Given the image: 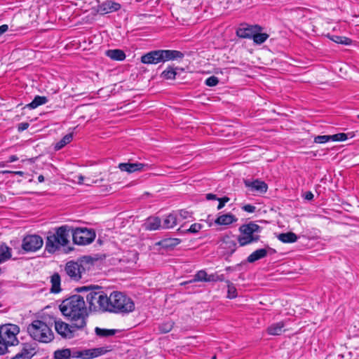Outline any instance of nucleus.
<instances>
[{"instance_id":"obj_1","label":"nucleus","mask_w":359,"mask_h":359,"mask_svg":"<svg viewBox=\"0 0 359 359\" xmlns=\"http://www.w3.org/2000/svg\"><path fill=\"white\" fill-rule=\"evenodd\" d=\"M60 309L65 317L74 322L77 329H83L86 326L88 310L83 297L79 294L72 295L62 301Z\"/></svg>"},{"instance_id":"obj_2","label":"nucleus","mask_w":359,"mask_h":359,"mask_svg":"<svg viewBox=\"0 0 359 359\" xmlns=\"http://www.w3.org/2000/svg\"><path fill=\"white\" fill-rule=\"evenodd\" d=\"M78 292H88L86 300L88 309L93 312H106L109 306V297L100 286H83L77 288Z\"/></svg>"},{"instance_id":"obj_3","label":"nucleus","mask_w":359,"mask_h":359,"mask_svg":"<svg viewBox=\"0 0 359 359\" xmlns=\"http://www.w3.org/2000/svg\"><path fill=\"white\" fill-rule=\"evenodd\" d=\"M71 228L63 225L47 232L46 239V250L49 253H54L62 247L67 246L69 243Z\"/></svg>"},{"instance_id":"obj_4","label":"nucleus","mask_w":359,"mask_h":359,"mask_svg":"<svg viewBox=\"0 0 359 359\" xmlns=\"http://www.w3.org/2000/svg\"><path fill=\"white\" fill-rule=\"evenodd\" d=\"M95 259L90 256H84L76 262L69 261L65 266L66 275L74 281L80 280L93 266Z\"/></svg>"},{"instance_id":"obj_5","label":"nucleus","mask_w":359,"mask_h":359,"mask_svg":"<svg viewBox=\"0 0 359 359\" xmlns=\"http://www.w3.org/2000/svg\"><path fill=\"white\" fill-rule=\"evenodd\" d=\"M134 310V302L123 292L114 291L109 296L108 312L127 314Z\"/></svg>"},{"instance_id":"obj_6","label":"nucleus","mask_w":359,"mask_h":359,"mask_svg":"<svg viewBox=\"0 0 359 359\" xmlns=\"http://www.w3.org/2000/svg\"><path fill=\"white\" fill-rule=\"evenodd\" d=\"M20 332V327L14 324H5L0 325V355L9 353L10 347L19 344L17 335Z\"/></svg>"},{"instance_id":"obj_7","label":"nucleus","mask_w":359,"mask_h":359,"mask_svg":"<svg viewBox=\"0 0 359 359\" xmlns=\"http://www.w3.org/2000/svg\"><path fill=\"white\" fill-rule=\"evenodd\" d=\"M183 53L175 50H151L141 57V62L146 65H156L177 59H182Z\"/></svg>"},{"instance_id":"obj_8","label":"nucleus","mask_w":359,"mask_h":359,"mask_svg":"<svg viewBox=\"0 0 359 359\" xmlns=\"http://www.w3.org/2000/svg\"><path fill=\"white\" fill-rule=\"evenodd\" d=\"M27 332L34 340L41 343H48L54 339V334L50 327L39 320H34L28 325Z\"/></svg>"},{"instance_id":"obj_9","label":"nucleus","mask_w":359,"mask_h":359,"mask_svg":"<svg viewBox=\"0 0 359 359\" xmlns=\"http://www.w3.org/2000/svg\"><path fill=\"white\" fill-rule=\"evenodd\" d=\"M262 227L254 222L243 224L239 227L241 235L237 237L240 246H245L259 240V236L255 233H259Z\"/></svg>"},{"instance_id":"obj_10","label":"nucleus","mask_w":359,"mask_h":359,"mask_svg":"<svg viewBox=\"0 0 359 359\" xmlns=\"http://www.w3.org/2000/svg\"><path fill=\"white\" fill-rule=\"evenodd\" d=\"M72 240L74 244L85 245L91 243L95 238V233L93 230L86 228H76L72 229Z\"/></svg>"},{"instance_id":"obj_11","label":"nucleus","mask_w":359,"mask_h":359,"mask_svg":"<svg viewBox=\"0 0 359 359\" xmlns=\"http://www.w3.org/2000/svg\"><path fill=\"white\" fill-rule=\"evenodd\" d=\"M43 244V241L40 236L27 235L23 240L22 243V248L25 252H36L39 250Z\"/></svg>"},{"instance_id":"obj_12","label":"nucleus","mask_w":359,"mask_h":359,"mask_svg":"<svg viewBox=\"0 0 359 359\" xmlns=\"http://www.w3.org/2000/svg\"><path fill=\"white\" fill-rule=\"evenodd\" d=\"M55 329L58 334L65 339L73 338L76 330H78L74 322H72V325H70L60 320H55Z\"/></svg>"},{"instance_id":"obj_13","label":"nucleus","mask_w":359,"mask_h":359,"mask_svg":"<svg viewBox=\"0 0 359 359\" xmlns=\"http://www.w3.org/2000/svg\"><path fill=\"white\" fill-rule=\"evenodd\" d=\"M121 8V5L113 0H106L97 6V12L100 15H105L116 12Z\"/></svg>"},{"instance_id":"obj_14","label":"nucleus","mask_w":359,"mask_h":359,"mask_svg":"<svg viewBox=\"0 0 359 359\" xmlns=\"http://www.w3.org/2000/svg\"><path fill=\"white\" fill-rule=\"evenodd\" d=\"M221 248L224 250V253L231 255L237 248V238L234 236H224L222 239Z\"/></svg>"},{"instance_id":"obj_15","label":"nucleus","mask_w":359,"mask_h":359,"mask_svg":"<svg viewBox=\"0 0 359 359\" xmlns=\"http://www.w3.org/2000/svg\"><path fill=\"white\" fill-rule=\"evenodd\" d=\"M244 184L246 187L249 188L250 191L252 192L264 194L267 191L268 189V185L264 181L259 180H255L253 181L245 180Z\"/></svg>"},{"instance_id":"obj_16","label":"nucleus","mask_w":359,"mask_h":359,"mask_svg":"<svg viewBox=\"0 0 359 359\" xmlns=\"http://www.w3.org/2000/svg\"><path fill=\"white\" fill-rule=\"evenodd\" d=\"M262 27L259 25H246L241 27L236 30V35L242 39H252V36L256 32H260Z\"/></svg>"},{"instance_id":"obj_17","label":"nucleus","mask_w":359,"mask_h":359,"mask_svg":"<svg viewBox=\"0 0 359 359\" xmlns=\"http://www.w3.org/2000/svg\"><path fill=\"white\" fill-rule=\"evenodd\" d=\"M109 351L105 347L82 349V359H93L107 353Z\"/></svg>"},{"instance_id":"obj_18","label":"nucleus","mask_w":359,"mask_h":359,"mask_svg":"<svg viewBox=\"0 0 359 359\" xmlns=\"http://www.w3.org/2000/svg\"><path fill=\"white\" fill-rule=\"evenodd\" d=\"M118 167L121 171L132 173L135 171L143 170L145 167H148V165L141 163H121Z\"/></svg>"},{"instance_id":"obj_19","label":"nucleus","mask_w":359,"mask_h":359,"mask_svg":"<svg viewBox=\"0 0 359 359\" xmlns=\"http://www.w3.org/2000/svg\"><path fill=\"white\" fill-rule=\"evenodd\" d=\"M269 250H272L269 247L267 248L257 249L247 257V262L249 263H254L256 261L263 259L267 256Z\"/></svg>"},{"instance_id":"obj_20","label":"nucleus","mask_w":359,"mask_h":359,"mask_svg":"<svg viewBox=\"0 0 359 359\" xmlns=\"http://www.w3.org/2000/svg\"><path fill=\"white\" fill-rule=\"evenodd\" d=\"M144 226L147 230L156 231L162 227L161 220L158 217H150L147 219Z\"/></svg>"},{"instance_id":"obj_21","label":"nucleus","mask_w":359,"mask_h":359,"mask_svg":"<svg viewBox=\"0 0 359 359\" xmlns=\"http://www.w3.org/2000/svg\"><path fill=\"white\" fill-rule=\"evenodd\" d=\"M237 221V218L232 214L228 213L219 216L215 221L218 225H229Z\"/></svg>"},{"instance_id":"obj_22","label":"nucleus","mask_w":359,"mask_h":359,"mask_svg":"<svg viewBox=\"0 0 359 359\" xmlns=\"http://www.w3.org/2000/svg\"><path fill=\"white\" fill-rule=\"evenodd\" d=\"M284 327L285 323L283 321L275 323L268 327L267 332L270 335H280L285 331Z\"/></svg>"},{"instance_id":"obj_23","label":"nucleus","mask_w":359,"mask_h":359,"mask_svg":"<svg viewBox=\"0 0 359 359\" xmlns=\"http://www.w3.org/2000/svg\"><path fill=\"white\" fill-rule=\"evenodd\" d=\"M106 55L113 60L123 61L126 58V54L121 49H110L106 51Z\"/></svg>"},{"instance_id":"obj_24","label":"nucleus","mask_w":359,"mask_h":359,"mask_svg":"<svg viewBox=\"0 0 359 359\" xmlns=\"http://www.w3.org/2000/svg\"><path fill=\"white\" fill-rule=\"evenodd\" d=\"M12 256V250L6 244L0 245V264L4 263L11 259Z\"/></svg>"},{"instance_id":"obj_25","label":"nucleus","mask_w":359,"mask_h":359,"mask_svg":"<svg viewBox=\"0 0 359 359\" xmlns=\"http://www.w3.org/2000/svg\"><path fill=\"white\" fill-rule=\"evenodd\" d=\"M178 216L176 213H170L163 220V229H170L174 227L177 222Z\"/></svg>"},{"instance_id":"obj_26","label":"nucleus","mask_w":359,"mask_h":359,"mask_svg":"<svg viewBox=\"0 0 359 359\" xmlns=\"http://www.w3.org/2000/svg\"><path fill=\"white\" fill-rule=\"evenodd\" d=\"M61 278L58 273H54L50 276L51 288L50 292L53 293H58L61 291L60 288Z\"/></svg>"},{"instance_id":"obj_27","label":"nucleus","mask_w":359,"mask_h":359,"mask_svg":"<svg viewBox=\"0 0 359 359\" xmlns=\"http://www.w3.org/2000/svg\"><path fill=\"white\" fill-rule=\"evenodd\" d=\"M278 238L283 243H292L297 241V236L293 232H287L280 233Z\"/></svg>"},{"instance_id":"obj_28","label":"nucleus","mask_w":359,"mask_h":359,"mask_svg":"<svg viewBox=\"0 0 359 359\" xmlns=\"http://www.w3.org/2000/svg\"><path fill=\"white\" fill-rule=\"evenodd\" d=\"M177 67L174 68L172 66H168L161 74V77L165 80L175 79L177 75Z\"/></svg>"},{"instance_id":"obj_29","label":"nucleus","mask_w":359,"mask_h":359,"mask_svg":"<svg viewBox=\"0 0 359 359\" xmlns=\"http://www.w3.org/2000/svg\"><path fill=\"white\" fill-rule=\"evenodd\" d=\"M181 243V240L176 238H169L162 240L159 244L164 248H173Z\"/></svg>"},{"instance_id":"obj_30","label":"nucleus","mask_w":359,"mask_h":359,"mask_svg":"<svg viewBox=\"0 0 359 359\" xmlns=\"http://www.w3.org/2000/svg\"><path fill=\"white\" fill-rule=\"evenodd\" d=\"M48 102V98L45 96L36 95L33 100L27 105L29 109H35L40 105L44 104Z\"/></svg>"},{"instance_id":"obj_31","label":"nucleus","mask_w":359,"mask_h":359,"mask_svg":"<svg viewBox=\"0 0 359 359\" xmlns=\"http://www.w3.org/2000/svg\"><path fill=\"white\" fill-rule=\"evenodd\" d=\"M32 351L33 350H29L27 348H23L14 356L11 357V359H30L33 355Z\"/></svg>"},{"instance_id":"obj_32","label":"nucleus","mask_w":359,"mask_h":359,"mask_svg":"<svg viewBox=\"0 0 359 359\" xmlns=\"http://www.w3.org/2000/svg\"><path fill=\"white\" fill-rule=\"evenodd\" d=\"M328 38L339 44H344V45H350L352 42L351 39L342 36H337V35H327Z\"/></svg>"},{"instance_id":"obj_33","label":"nucleus","mask_w":359,"mask_h":359,"mask_svg":"<svg viewBox=\"0 0 359 359\" xmlns=\"http://www.w3.org/2000/svg\"><path fill=\"white\" fill-rule=\"evenodd\" d=\"M54 359H71L70 348H63L54 352Z\"/></svg>"},{"instance_id":"obj_34","label":"nucleus","mask_w":359,"mask_h":359,"mask_svg":"<svg viewBox=\"0 0 359 359\" xmlns=\"http://www.w3.org/2000/svg\"><path fill=\"white\" fill-rule=\"evenodd\" d=\"M207 278H208V273L205 271L201 270L196 273L194 279H192L189 281H187V282H184L183 283H182V285H185V284L194 283L196 281L206 282Z\"/></svg>"},{"instance_id":"obj_35","label":"nucleus","mask_w":359,"mask_h":359,"mask_svg":"<svg viewBox=\"0 0 359 359\" xmlns=\"http://www.w3.org/2000/svg\"><path fill=\"white\" fill-rule=\"evenodd\" d=\"M95 334L101 337H107L109 336H113L116 333V330L111 329H103L100 327H95Z\"/></svg>"},{"instance_id":"obj_36","label":"nucleus","mask_w":359,"mask_h":359,"mask_svg":"<svg viewBox=\"0 0 359 359\" xmlns=\"http://www.w3.org/2000/svg\"><path fill=\"white\" fill-rule=\"evenodd\" d=\"M72 138H73V135L72 133L67 134L66 135H65L62 137V139L60 141H59L58 142L56 143V144L55 146V150L61 149L66 144L69 143L72 140Z\"/></svg>"},{"instance_id":"obj_37","label":"nucleus","mask_w":359,"mask_h":359,"mask_svg":"<svg viewBox=\"0 0 359 359\" xmlns=\"http://www.w3.org/2000/svg\"><path fill=\"white\" fill-rule=\"evenodd\" d=\"M269 37V35L266 33H260L259 32H255L252 39L257 44L263 43Z\"/></svg>"},{"instance_id":"obj_38","label":"nucleus","mask_w":359,"mask_h":359,"mask_svg":"<svg viewBox=\"0 0 359 359\" xmlns=\"http://www.w3.org/2000/svg\"><path fill=\"white\" fill-rule=\"evenodd\" d=\"M174 323L171 320L164 322L159 325L158 329L161 333H168L172 330Z\"/></svg>"},{"instance_id":"obj_39","label":"nucleus","mask_w":359,"mask_h":359,"mask_svg":"<svg viewBox=\"0 0 359 359\" xmlns=\"http://www.w3.org/2000/svg\"><path fill=\"white\" fill-rule=\"evenodd\" d=\"M227 283V297L229 299H233L237 297V290L236 287L229 280L226 281Z\"/></svg>"},{"instance_id":"obj_40","label":"nucleus","mask_w":359,"mask_h":359,"mask_svg":"<svg viewBox=\"0 0 359 359\" xmlns=\"http://www.w3.org/2000/svg\"><path fill=\"white\" fill-rule=\"evenodd\" d=\"M224 275L221 274L219 275L217 273H212L208 275L207 278L206 282H217V281H224Z\"/></svg>"},{"instance_id":"obj_41","label":"nucleus","mask_w":359,"mask_h":359,"mask_svg":"<svg viewBox=\"0 0 359 359\" xmlns=\"http://www.w3.org/2000/svg\"><path fill=\"white\" fill-rule=\"evenodd\" d=\"M330 140H332V135H318L314 138V142L318 144L326 143Z\"/></svg>"},{"instance_id":"obj_42","label":"nucleus","mask_w":359,"mask_h":359,"mask_svg":"<svg viewBox=\"0 0 359 359\" xmlns=\"http://www.w3.org/2000/svg\"><path fill=\"white\" fill-rule=\"evenodd\" d=\"M203 227V225L199 223H194L191 224L189 229L184 230V232L196 233H198Z\"/></svg>"},{"instance_id":"obj_43","label":"nucleus","mask_w":359,"mask_h":359,"mask_svg":"<svg viewBox=\"0 0 359 359\" xmlns=\"http://www.w3.org/2000/svg\"><path fill=\"white\" fill-rule=\"evenodd\" d=\"M218 83L219 79L215 76H210L205 81V85L210 87L215 86L218 84Z\"/></svg>"},{"instance_id":"obj_44","label":"nucleus","mask_w":359,"mask_h":359,"mask_svg":"<svg viewBox=\"0 0 359 359\" xmlns=\"http://www.w3.org/2000/svg\"><path fill=\"white\" fill-rule=\"evenodd\" d=\"M347 138V134L343 133L332 135V141L334 142L345 141Z\"/></svg>"},{"instance_id":"obj_45","label":"nucleus","mask_w":359,"mask_h":359,"mask_svg":"<svg viewBox=\"0 0 359 359\" xmlns=\"http://www.w3.org/2000/svg\"><path fill=\"white\" fill-rule=\"evenodd\" d=\"M71 358L82 359V350L70 349Z\"/></svg>"},{"instance_id":"obj_46","label":"nucleus","mask_w":359,"mask_h":359,"mask_svg":"<svg viewBox=\"0 0 359 359\" xmlns=\"http://www.w3.org/2000/svg\"><path fill=\"white\" fill-rule=\"evenodd\" d=\"M217 200L219 201V204L217 205V210H221L222 208H224L226 203L229 201V198L227 196H224L223 198H218V199H217Z\"/></svg>"},{"instance_id":"obj_47","label":"nucleus","mask_w":359,"mask_h":359,"mask_svg":"<svg viewBox=\"0 0 359 359\" xmlns=\"http://www.w3.org/2000/svg\"><path fill=\"white\" fill-rule=\"evenodd\" d=\"M178 215L182 219H185L191 217V212L185 210H180L177 216Z\"/></svg>"},{"instance_id":"obj_48","label":"nucleus","mask_w":359,"mask_h":359,"mask_svg":"<svg viewBox=\"0 0 359 359\" xmlns=\"http://www.w3.org/2000/svg\"><path fill=\"white\" fill-rule=\"evenodd\" d=\"M242 209L245 212L252 213L255 211L256 208H255V206H254L252 205L247 204V205H245L244 206H243Z\"/></svg>"},{"instance_id":"obj_49","label":"nucleus","mask_w":359,"mask_h":359,"mask_svg":"<svg viewBox=\"0 0 359 359\" xmlns=\"http://www.w3.org/2000/svg\"><path fill=\"white\" fill-rule=\"evenodd\" d=\"M29 124L27 122H22L18 125V130L19 132H22L27 130L29 127Z\"/></svg>"},{"instance_id":"obj_50","label":"nucleus","mask_w":359,"mask_h":359,"mask_svg":"<svg viewBox=\"0 0 359 359\" xmlns=\"http://www.w3.org/2000/svg\"><path fill=\"white\" fill-rule=\"evenodd\" d=\"M314 196H313V194L309 191H306L304 194V198L305 200H307V201H311L313 200Z\"/></svg>"},{"instance_id":"obj_51","label":"nucleus","mask_w":359,"mask_h":359,"mask_svg":"<svg viewBox=\"0 0 359 359\" xmlns=\"http://www.w3.org/2000/svg\"><path fill=\"white\" fill-rule=\"evenodd\" d=\"M8 26L7 25H2L0 26V36L7 32Z\"/></svg>"},{"instance_id":"obj_52","label":"nucleus","mask_w":359,"mask_h":359,"mask_svg":"<svg viewBox=\"0 0 359 359\" xmlns=\"http://www.w3.org/2000/svg\"><path fill=\"white\" fill-rule=\"evenodd\" d=\"M205 198L208 201L218 199V197L215 194H207L205 196Z\"/></svg>"},{"instance_id":"obj_53","label":"nucleus","mask_w":359,"mask_h":359,"mask_svg":"<svg viewBox=\"0 0 359 359\" xmlns=\"http://www.w3.org/2000/svg\"><path fill=\"white\" fill-rule=\"evenodd\" d=\"M17 160H18V156L15 155H12L11 156H9L8 162L13 163V162L16 161Z\"/></svg>"},{"instance_id":"obj_54","label":"nucleus","mask_w":359,"mask_h":359,"mask_svg":"<svg viewBox=\"0 0 359 359\" xmlns=\"http://www.w3.org/2000/svg\"><path fill=\"white\" fill-rule=\"evenodd\" d=\"M12 172H13V171L8 170H0V173L3 174V175H5V174H12Z\"/></svg>"},{"instance_id":"obj_55","label":"nucleus","mask_w":359,"mask_h":359,"mask_svg":"<svg viewBox=\"0 0 359 359\" xmlns=\"http://www.w3.org/2000/svg\"><path fill=\"white\" fill-rule=\"evenodd\" d=\"M12 174L18 175H20V176H23L24 175V172H22V171H13Z\"/></svg>"},{"instance_id":"obj_56","label":"nucleus","mask_w":359,"mask_h":359,"mask_svg":"<svg viewBox=\"0 0 359 359\" xmlns=\"http://www.w3.org/2000/svg\"><path fill=\"white\" fill-rule=\"evenodd\" d=\"M38 181H39V182H44V177H43L42 175H40L38 177Z\"/></svg>"},{"instance_id":"obj_57","label":"nucleus","mask_w":359,"mask_h":359,"mask_svg":"<svg viewBox=\"0 0 359 359\" xmlns=\"http://www.w3.org/2000/svg\"><path fill=\"white\" fill-rule=\"evenodd\" d=\"M83 179H84V177H83V176L80 175V176L79 177V182L80 184L83 183Z\"/></svg>"},{"instance_id":"obj_58","label":"nucleus","mask_w":359,"mask_h":359,"mask_svg":"<svg viewBox=\"0 0 359 359\" xmlns=\"http://www.w3.org/2000/svg\"><path fill=\"white\" fill-rule=\"evenodd\" d=\"M5 166V163L4 162H1L0 163V168L1 167H4Z\"/></svg>"},{"instance_id":"obj_59","label":"nucleus","mask_w":359,"mask_h":359,"mask_svg":"<svg viewBox=\"0 0 359 359\" xmlns=\"http://www.w3.org/2000/svg\"><path fill=\"white\" fill-rule=\"evenodd\" d=\"M226 271H230V267H227V268L226 269Z\"/></svg>"},{"instance_id":"obj_60","label":"nucleus","mask_w":359,"mask_h":359,"mask_svg":"<svg viewBox=\"0 0 359 359\" xmlns=\"http://www.w3.org/2000/svg\"><path fill=\"white\" fill-rule=\"evenodd\" d=\"M212 359H216V356H213Z\"/></svg>"},{"instance_id":"obj_61","label":"nucleus","mask_w":359,"mask_h":359,"mask_svg":"<svg viewBox=\"0 0 359 359\" xmlns=\"http://www.w3.org/2000/svg\"><path fill=\"white\" fill-rule=\"evenodd\" d=\"M358 118H359V114L358 115Z\"/></svg>"}]
</instances>
